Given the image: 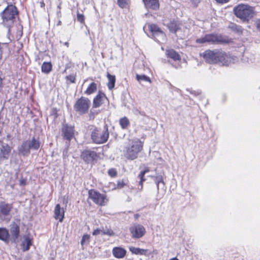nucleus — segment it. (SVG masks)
<instances>
[{"mask_svg": "<svg viewBox=\"0 0 260 260\" xmlns=\"http://www.w3.org/2000/svg\"><path fill=\"white\" fill-rule=\"evenodd\" d=\"M153 178V180L157 186V189L158 191L159 188L163 190H165V183L163 181V178L161 175H158L156 176H151Z\"/></svg>", "mask_w": 260, "mask_h": 260, "instance_id": "aec40b11", "label": "nucleus"}, {"mask_svg": "<svg viewBox=\"0 0 260 260\" xmlns=\"http://www.w3.org/2000/svg\"><path fill=\"white\" fill-rule=\"evenodd\" d=\"M12 209L11 204L4 202L0 204V221H3L6 219V217L10 214Z\"/></svg>", "mask_w": 260, "mask_h": 260, "instance_id": "f8f14e48", "label": "nucleus"}, {"mask_svg": "<svg viewBox=\"0 0 260 260\" xmlns=\"http://www.w3.org/2000/svg\"><path fill=\"white\" fill-rule=\"evenodd\" d=\"M109 175L112 177H114L117 175V171L115 169L111 168L108 170Z\"/></svg>", "mask_w": 260, "mask_h": 260, "instance_id": "f704fd0d", "label": "nucleus"}, {"mask_svg": "<svg viewBox=\"0 0 260 260\" xmlns=\"http://www.w3.org/2000/svg\"><path fill=\"white\" fill-rule=\"evenodd\" d=\"M190 93L192 94H195V91H190Z\"/></svg>", "mask_w": 260, "mask_h": 260, "instance_id": "864d4df0", "label": "nucleus"}, {"mask_svg": "<svg viewBox=\"0 0 260 260\" xmlns=\"http://www.w3.org/2000/svg\"><path fill=\"white\" fill-rule=\"evenodd\" d=\"M88 197L95 204L100 206L106 205L108 201L105 194H101L94 189L88 191Z\"/></svg>", "mask_w": 260, "mask_h": 260, "instance_id": "423d86ee", "label": "nucleus"}, {"mask_svg": "<svg viewBox=\"0 0 260 260\" xmlns=\"http://www.w3.org/2000/svg\"><path fill=\"white\" fill-rule=\"evenodd\" d=\"M146 8L156 10L159 8L158 0H143Z\"/></svg>", "mask_w": 260, "mask_h": 260, "instance_id": "412c9836", "label": "nucleus"}, {"mask_svg": "<svg viewBox=\"0 0 260 260\" xmlns=\"http://www.w3.org/2000/svg\"><path fill=\"white\" fill-rule=\"evenodd\" d=\"M64 45L67 46H69V43L68 42H65L64 43Z\"/></svg>", "mask_w": 260, "mask_h": 260, "instance_id": "3c124183", "label": "nucleus"}, {"mask_svg": "<svg viewBox=\"0 0 260 260\" xmlns=\"http://www.w3.org/2000/svg\"><path fill=\"white\" fill-rule=\"evenodd\" d=\"M170 260H179V259L176 257H173V258H171Z\"/></svg>", "mask_w": 260, "mask_h": 260, "instance_id": "8fccbe9b", "label": "nucleus"}, {"mask_svg": "<svg viewBox=\"0 0 260 260\" xmlns=\"http://www.w3.org/2000/svg\"><path fill=\"white\" fill-rule=\"evenodd\" d=\"M112 252L116 258H122L125 255L126 251L121 247H115L113 249Z\"/></svg>", "mask_w": 260, "mask_h": 260, "instance_id": "f3484780", "label": "nucleus"}, {"mask_svg": "<svg viewBox=\"0 0 260 260\" xmlns=\"http://www.w3.org/2000/svg\"><path fill=\"white\" fill-rule=\"evenodd\" d=\"M61 22L60 21H59L58 23H57V25H61Z\"/></svg>", "mask_w": 260, "mask_h": 260, "instance_id": "603ef678", "label": "nucleus"}, {"mask_svg": "<svg viewBox=\"0 0 260 260\" xmlns=\"http://www.w3.org/2000/svg\"><path fill=\"white\" fill-rule=\"evenodd\" d=\"M102 235H107L110 236H113L114 235V233L112 230L111 229H107L103 230L102 232Z\"/></svg>", "mask_w": 260, "mask_h": 260, "instance_id": "c9c22d12", "label": "nucleus"}, {"mask_svg": "<svg viewBox=\"0 0 260 260\" xmlns=\"http://www.w3.org/2000/svg\"><path fill=\"white\" fill-rule=\"evenodd\" d=\"M143 181H142L141 180L139 182V184L141 186V189H142L143 187Z\"/></svg>", "mask_w": 260, "mask_h": 260, "instance_id": "de8ad7c7", "label": "nucleus"}, {"mask_svg": "<svg viewBox=\"0 0 260 260\" xmlns=\"http://www.w3.org/2000/svg\"><path fill=\"white\" fill-rule=\"evenodd\" d=\"M67 79L69 80L71 83H75L76 77L74 75H70L67 76Z\"/></svg>", "mask_w": 260, "mask_h": 260, "instance_id": "4c0bfd02", "label": "nucleus"}, {"mask_svg": "<svg viewBox=\"0 0 260 260\" xmlns=\"http://www.w3.org/2000/svg\"><path fill=\"white\" fill-rule=\"evenodd\" d=\"M119 123L121 126V127L123 128H126L129 124V122L128 119L124 117L119 120Z\"/></svg>", "mask_w": 260, "mask_h": 260, "instance_id": "2f4dec72", "label": "nucleus"}, {"mask_svg": "<svg viewBox=\"0 0 260 260\" xmlns=\"http://www.w3.org/2000/svg\"><path fill=\"white\" fill-rule=\"evenodd\" d=\"M31 240L26 236L23 237V240L21 244L22 249L24 251H27L31 245Z\"/></svg>", "mask_w": 260, "mask_h": 260, "instance_id": "4be33fe9", "label": "nucleus"}, {"mask_svg": "<svg viewBox=\"0 0 260 260\" xmlns=\"http://www.w3.org/2000/svg\"><path fill=\"white\" fill-rule=\"evenodd\" d=\"M89 236L87 235H85L83 236L82 238V240H81V244L82 245H83L84 244V243L86 241H88L89 240Z\"/></svg>", "mask_w": 260, "mask_h": 260, "instance_id": "ea45409f", "label": "nucleus"}, {"mask_svg": "<svg viewBox=\"0 0 260 260\" xmlns=\"http://www.w3.org/2000/svg\"><path fill=\"white\" fill-rule=\"evenodd\" d=\"M90 105V101L88 98L81 97L77 101L74 108L76 112L83 114L88 112Z\"/></svg>", "mask_w": 260, "mask_h": 260, "instance_id": "0eeeda50", "label": "nucleus"}, {"mask_svg": "<svg viewBox=\"0 0 260 260\" xmlns=\"http://www.w3.org/2000/svg\"><path fill=\"white\" fill-rule=\"evenodd\" d=\"M11 150L10 147L8 144H3V143L0 141V159H8Z\"/></svg>", "mask_w": 260, "mask_h": 260, "instance_id": "4468645a", "label": "nucleus"}, {"mask_svg": "<svg viewBox=\"0 0 260 260\" xmlns=\"http://www.w3.org/2000/svg\"><path fill=\"white\" fill-rule=\"evenodd\" d=\"M218 3H225L228 2V0H215Z\"/></svg>", "mask_w": 260, "mask_h": 260, "instance_id": "49530a36", "label": "nucleus"}, {"mask_svg": "<svg viewBox=\"0 0 260 260\" xmlns=\"http://www.w3.org/2000/svg\"><path fill=\"white\" fill-rule=\"evenodd\" d=\"M129 231L132 236L134 238H140L143 237L145 233V229L143 226L140 224H135L130 228Z\"/></svg>", "mask_w": 260, "mask_h": 260, "instance_id": "9b49d317", "label": "nucleus"}, {"mask_svg": "<svg viewBox=\"0 0 260 260\" xmlns=\"http://www.w3.org/2000/svg\"><path fill=\"white\" fill-rule=\"evenodd\" d=\"M237 60V58L236 57L235 58H233V61H232V59H231V57H229V62L230 63H235Z\"/></svg>", "mask_w": 260, "mask_h": 260, "instance_id": "a18cd8bd", "label": "nucleus"}, {"mask_svg": "<svg viewBox=\"0 0 260 260\" xmlns=\"http://www.w3.org/2000/svg\"><path fill=\"white\" fill-rule=\"evenodd\" d=\"M149 172V169L148 168H146L144 171H141V176H143V175H145L147 173Z\"/></svg>", "mask_w": 260, "mask_h": 260, "instance_id": "37998d69", "label": "nucleus"}, {"mask_svg": "<svg viewBox=\"0 0 260 260\" xmlns=\"http://www.w3.org/2000/svg\"><path fill=\"white\" fill-rule=\"evenodd\" d=\"M55 218L59 219L60 222H61L64 217V210L61 209L59 204H57L54 209Z\"/></svg>", "mask_w": 260, "mask_h": 260, "instance_id": "a211bd4d", "label": "nucleus"}, {"mask_svg": "<svg viewBox=\"0 0 260 260\" xmlns=\"http://www.w3.org/2000/svg\"><path fill=\"white\" fill-rule=\"evenodd\" d=\"M136 79L139 82H141V81L151 82L150 78L144 75H139L137 74L136 75Z\"/></svg>", "mask_w": 260, "mask_h": 260, "instance_id": "473e14b6", "label": "nucleus"}, {"mask_svg": "<svg viewBox=\"0 0 260 260\" xmlns=\"http://www.w3.org/2000/svg\"><path fill=\"white\" fill-rule=\"evenodd\" d=\"M142 148L143 144L139 140L129 141L124 151V156L128 159L134 160L138 157V155Z\"/></svg>", "mask_w": 260, "mask_h": 260, "instance_id": "f257e3e1", "label": "nucleus"}, {"mask_svg": "<svg viewBox=\"0 0 260 260\" xmlns=\"http://www.w3.org/2000/svg\"><path fill=\"white\" fill-rule=\"evenodd\" d=\"M166 54L168 57L173 59L174 60H179L181 59V57L179 54L173 49L167 50Z\"/></svg>", "mask_w": 260, "mask_h": 260, "instance_id": "b1692460", "label": "nucleus"}, {"mask_svg": "<svg viewBox=\"0 0 260 260\" xmlns=\"http://www.w3.org/2000/svg\"><path fill=\"white\" fill-rule=\"evenodd\" d=\"M30 149L37 150L40 147V142L38 139L33 138L31 140H27Z\"/></svg>", "mask_w": 260, "mask_h": 260, "instance_id": "5701e85b", "label": "nucleus"}, {"mask_svg": "<svg viewBox=\"0 0 260 260\" xmlns=\"http://www.w3.org/2000/svg\"><path fill=\"white\" fill-rule=\"evenodd\" d=\"M149 30L152 34V38L156 42L165 41L166 36L165 32L156 24H149L148 25Z\"/></svg>", "mask_w": 260, "mask_h": 260, "instance_id": "6e6552de", "label": "nucleus"}, {"mask_svg": "<svg viewBox=\"0 0 260 260\" xmlns=\"http://www.w3.org/2000/svg\"><path fill=\"white\" fill-rule=\"evenodd\" d=\"M17 8L15 6L12 5L8 6L1 14L3 22L12 21L17 14Z\"/></svg>", "mask_w": 260, "mask_h": 260, "instance_id": "1a4fd4ad", "label": "nucleus"}, {"mask_svg": "<svg viewBox=\"0 0 260 260\" xmlns=\"http://www.w3.org/2000/svg\"><path fill=\"white\" fill-rule=\"evenodd\" d=\"M59 14H60V11H59L58 12H57V15H58Z\"/></svg>", "mask_w": 260, "mask_h": 260, "instance_id": "6e6d98bb", "label": "nucleus"}, {"mask_svg": "<svg viewBox=\"0 0 260 260\" xmlns=\"http://www.w3.org/2000/svg\"><path fill=\"white\" fill-rule=\"evenodd\" d=\"M81 157L85 162L89 164L96 160L98 158V155L95 151L90 150H85L82 152Z\"/></svg>", "mask_w": 260, "mask_h": 260, "instance_id": "9d476101", "label": "nucleus"}, {"mask_svg": "<svg viewBox=\"0 0 260 260\" xmlns=\"http://www.w3.org/2000/svg\"><path fill=\"white\" fill-rule=\"evenodd\" d=\"M229 28H230L232 31L237 33L238 34H241L242 33V28L241 26L238 25L233 23H230L229 24Z\"/></svg>", "mask_w": 260, "mask_h": 260, "instance_id": "bb28decb", "label": "nucleus"}, {"mask_svg": "<svg viewBox=\"0 0 260 260\" xmlns=\"http://www.w3.org/2000/svg\"><path fill=\"white\" fill-rule=\"evenodd\" d=\"M256 25L257 29L260 31V19L256 21Z\"/></svg>", "mask_w": 260, "mask_h": 260, "instance_id": "c03bdc74", "label": "nucleus"}, {"mask_svg": "<svg viewBox=\"0 0 260 260\" xmlns=\"http://www.w3.org/2000/svg\"><path fill=\"white\" fill-rule=\"evenodd\" d=\"M62 133L64 139L70 141L74 137V127L67 124H63L62 127Z\"/></svg>", "mask_w": 260, "mask_h": 260, "instance_id": "ddd939ff", "label": "nucleus"}, {"mask_svg": "<svg viewBox=\"0 0 260 260\" xmlns=\"http://www.w3.org/2000/svg\"><path fill=\"white\" fill-rule=\"evenodd\" d=\"M52 70V64L50 62H44L42 66V71L48 74Z\"/></svg>", "mask_w": 260, "mask_h": 260, "instance_id": "7c9ffc66", "label": "nucleus"}, {"mask_svg": "<svg viewBox=\"0 0 260 260\" xmlns=\"http://www.w3.org/2000/svg\"><path fill=\"white\" fill-rule=\"evenodd\" d=\"M145 175H143V176H141V173L139 174L138 178H140V180L142 181H145L146 180V179L144 178Z\"/></svg>", "mask_w": 260, "mask_h": 260, "instance_id": "79ce46f5", "label": "nucleus"}, {"mask_svg": "<svg viewBox=\"0 0 260 260\" xmlns=\"http://www.w3.org/2000/svg\"><path fill=\"white\" fill-rule=\"evenodd\" d=\"M30 145H29L27 141H25L22 143L20 147L18 149L19 153L22 155H28L30 153Z\"/></svg>", "mask_w": 260, "mask_h": 260, "instance_id": "dca6fc26", "label": "nucleus"}, {"mask_svg": "<svg viewBox=\"0 0 260 260\" xmlns=\"http://www.w3.org/2000/svg\"><path fill=\"white\" fill-rule=\"evenodd\" d=\"M107 78L108 79V86L110 89H112L114 87L115 83V76L111 75L109 73L107 74Z\"/></svg>", "mask_w": 260, "mask_h": 260, "instance_id": "c85d7f7f", "label": "nucleus"}, {"mask_svg": "<svg viewBox=\"0 0 260 260\" xmlns=\"http://www.w3.org/2000/svg\"><path fill=\"white\" fill-rule=\"evenodd\" d=\"M77 19L81 23H83L84 21V16L82 14L78 13L77 15Z\"/></svg>", "mask_w": 260, "mask_h": 260, "instance_id": "e433bc0d", "label": "nucleus"}, {"mask_svg": "<svg viewBox=\"0 0 260 260\" xmlns=\"http://www.w3.org/2000/svg\"><path fill=\"white\" fill-rule=\"evenodd\" d=\"M97 90V85L94 82H92L88 86L86 91H85V94L87 95H90L94 93Z\"/></svg>", "mask_w": 260, "mask_h": 260, "instance_id": "cd10ccee", "label": "nucleus"}, {"mask_svg": "<svg viewBox=\"0 0 260 260\" xmlns=\"http://www.w3.org/2000/svg\"><path fill=\"white\" fill-rule=\"evenodd\" d=\"M180 23L178 21H173L169 22L167 27L169 29L170 31L172 33H176L180 28Z\"/></svg>", "mask_w": 260, "mask_h": 260, "instance_id": "6ab92c4d", "label": "nucleus"}, {"mask_svg": "<svg viewBox=\"0 0 260 260\" xmlns=\"http://www.w3.org/2000/svg\"><path fill=\"white\" fill-rule=\"evenodd\" d=\"M125 185V183L123 180L118 181L117 182V187L118 188H122Z\"/></svg>", "mask_w": 260, "mask_h": 260, "instance_id": "58836bf2", "label": "nucleus"}, {"mask_svg": "<svg viewBox=\"0 0 260 260\" xmlns=\"http://www.w3.org/2000/svg\"><path fill=\"white\" fill-rule=\"evenodd\" d=\"M128 1V0H118L117 4L120 7L124 8L127 5Z\"/></svg>", "mask_w": 260, "mask_h": 260, "instance_id": "72a5a7b5", "label": "nucleus"}, {"mask_svg": "<svg viewBox=\"0 0 260 260\" xmlns=\"http://www.w3.org/2000/svg\"><path fill=\"white\" fill-rule=\"evenodd\" d=\"M10 233L12 238L15 241L18 237L19 234V228L16 224H14L11 228Z\"/></svg>", "mask_w": 260, "mask_h": 260, "instance_id": "393cba45", "label": "nucleus"}, {"mask_svg": "<svg viewBox=\"0 0 260 260\" xmlns=\"http://www.w3.org/2000/svg\"><path fill=\"white\" fill-rule=\"evenodd\" d=\"M9 237L8 231L3 228H0V239L6 241H7Z\"/></svg>", "mask_w": 260, "mask_h": 260, "instance_id": "c756f323", "label": "nucleus"}, {"mask_svg": "<svg viewBox=\"0 0 260 260\" xmlns=\"http://www.w3.org/2000/svg\"><path fill=\"white\" fill-rule=\"evenodd\" d=\"M234 12L237 17L244 21H249L255 13L254 7L244 4L239 5L234 8Z\"/></svg>", "mask_w": 260, "mask_h": 260, "instance_id": "f03ea898", "label": "nucleus"}, {"mask_svg": "<svg viewBox=\"0 0 260 260\" xmlns=\"http://www.w3.org/2000/svg\"><path fill=\"white\" fill-rule=\"evenodd\" d=\"M197 43L209 44H223L228 43V40L225 36L220 34H209L204 37L198 38L196 41Z\"/></svg>", "mask_w": 260, "mask_h": 260, "instance_id": "20e7f679", "label": "nucleus"}, {"mask_svg": "<svg viewBox=\"0 0 260 260\" xmlns=\"http://www.w3.org/2000/svg\"><path fill=\"white\" fill-rule=\"evenodd\" d=\"M43 6H44V3L43 2L41 4V6L43 7Z\"/></svg>", "mask_w": 260, "mask_h": 260, "instance_id": "5fc2aeb1", "label": "nucleus"}, {"mask_svg": "<svg viewBox=\"0 0 260 260\" xmlns=\"http://www.w3.org/2000/svg\"><path fill=\"white\" fill-rule=\"evenodd\" d=\"M202 56L207 63L215 64L222 62L225 59L226 53L218 50H207L203 53Z\"/></svg>", "mask_w": 260, "mask_h": 260, "instance_id": "7ed1b4c3", "label": "nucleus"}, {"mask_svg": "<svg viewBox=\"0 0 260 260\" xmlns=\"http://www.w3.org/2000/svg\"><path fill=\"white\" fill-rule=\"evenodd\" d=\"M102 232H103V230L97 229L93 232L92 235H95V236L100 235V234L102 235Z\"/></svg>", "mask_w": 260, "mask_h": 260, "instance_id": "a19ab883", "label": "nucleus"}, {"mask_svg": "<svg viewBox=\"0 0 260 260\" xmlns=\"http://www.w3.org/2000/svg\"><path fill=\"white\" fill-rule=\"evenodd\" d=\"M129 250L134 254L140 255H147V250L136 248L135 247H130Z\"/></svg>", "mask_w": 260, "mask_h": 260, "instance_id": "a878e982", "label": "nucleus"}, {"mask_svg": "<svg viewBox=\"0 0 260 260\" xmlns=\"http://www.w3.org/2000/svg\"><path fill=\"white\" fill-rule=\"evenodd\" d=\"M109 135L107 127L105 130L95 128L91 132V139L94 143L102 144L107 141Z\"/></svg>", "mask_w": 260, "mask_h": 260, "instance_id": "39448f33", "label": "nucleus"}, {"mask_svg": "<svg viewBox=\"0 0 260 260\" xmlns=\"http://www.w3.org/2000/svg\"><path fill=\"white\" fill-rule=\"evenodd\" d=\"M106 98L105 94L99 91L96 96L94 98L93 101V107L97 108L103 104V101Z\"/></svg>", "mask_w": 260, "mask_h": 260, "instance_id": "2eb2a0df", "label": "nucleus"}, {"mask_svg": "<svg viewBox=\"0 0 260 260\" xmlns=\"http://www.w3.org/2000/svg\"><path fill=\"white\" fill-rule=\"evenodd\" d=\"M20 184H22V185H24V181L23 180H22L20 181Z\"/></svg>", "mask_w": 260, "mask_h": 260, "instance_id": "09e8293b", "label": "nucleus"}]
</instances>
